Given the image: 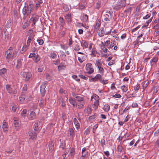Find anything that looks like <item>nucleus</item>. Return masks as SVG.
I'll return each instance as SVG.
<instances>
[{
    "label": "nucleus",
    "mask_w": 159,
    "mask_h": 159,
    "mask_svg": "<svg viewBox=\"0 0 159 159\" xmlns=\"http://www.w3.org/2000/svg\"><path fill=\"white\" fill-rule=\"evenodd\" d=\"M72 78L75 79L77 81L79 82L80 81V79L78 78L77 76L75 75H73L72 76Z\"/></svg>",
    "instance_id": "6e6d98bb"
},
{
    "label": "nucleus",
    "mask_w": 159,
    "mask_h": 159,
    "mask_svg": "<svg viewBox=\"0 0 159 159\" xmlns=\"http://www.w3.org/2000/svg\"><path fill=\"white\" fill-rule=\"evenodd\" d=\"M85 4L84 3L82 4L81 3L79 7V9L80 10H82L85 7Z\"/></svg>",
    "instance_id": "864d4df0"
},
{
    "label": "nucleus",
    "mask_w": 159,
    "mask_h": 159,
    "mask_svg": "<svg viewBox=\"0 0 159 159\" xmlns=\"http://www.w3.org/2000/svg\"><path fill=\"white\" fill-rule=\"evenodd\" d=\"M63 9L65 12H67L69 10V8L67 5H65L63 6Z\"/></svg>",
    "instance_id": "09e8293b"
},
{
    "label": "nucleus",
    "mask_w": 159,
    "mask_h": 159,
    "mask_svg": "<svg viewBox=\"0 0 159 159\" xmlns=\"http://www.w3.org/2000/svg\"><path fill=\"white\" fill-rule=\"evenodd\" d=\"M22 76L24 78L26 81H28L32 76L31 73L29 72H24L22 74Z\"/></svg>",
    "instance_id": "1a4fd4ad"
},
{
    "label": "nucleus",
    "mask_w": 159,
    "mask_h": 159,
    "mask_svg": "<svg viewBox=\"0 0 159 159\" xmlns=\"http://www.w3.org/2000/svg\"><path fill=\"white\" fill-rule=\"evenodd\" d=\"M158 57H156L152 58L150 61L151 65L152 66H154L156 64V63L157 61Z\"/></svg>",
    "instance_id": "f3484780"
},
{
    "label": "nucleus",
    "mask_w": 159,
    "mask_h": 159,
    "mask_svg": "<svg viewBox=\"0 0 159 159\" xmlns=\"http://www.w3.org/2000/svg\"><path fill=\"white\" fill-rule=\"evenodd\" d=\"M36 117V115L35 113L33 111H31L29 119L30 120H34Z\"/></svg>",
    "instance_id": "a211bd4d"
},
{
    "label": "nucleus",
    "mask_w": 159,
    "mask_h": 159,
    "mask_svg": "<svg viewBox=\"0 0 159 159\" xmlns=\"http://www.w3.org/2000/svg\"><path fill=\"white\" fill-rule=\"evenodd\" d=\"M153 16H152L148 20L146 21L145 24H146L148 26L149 23H150L152 20V18Z\"/></svg>",
    "instance_id": "774afa93"
},
{
    "label": "nucleus",
    "mask_w": 159,
    "mask_h": 159,
    "mask_svg": "<svg viewBox=\"0 0 159 159\" xmlns=\"http://www.w3.org/2000/svg\"><path fill=\"white\" fill-rule=\"evenodd\" d=\"M81 45L84 48H87L88 47V43L84 40H82V42H81Z\"/></svg>",
    "instance_id": "393cba45"
},
{
    "label": "nucleus",
    "mask_w": 159,
    "mask_h": 159,
    "mask_svg": "<svg viewBox=\"0 0 159 159\" xmlns=\"http://www.w3.org/2000/svg\"><path fill=\"white\" fill-rule=\"evenodd\" d=\"M29 46L28 45H24L23 46L22 48V50L21 51V53H23L25 52L28 49V47Z\"/></svg>",
    "instance_id": "58836bf2"
},
{
    "label": "nucleus",
    "mask_w": 159,
    "mask_h": 159,
    "mask_svg": "<svg viewBox=\"0 0 159 159\" xmlns=\"http://www.w3.org/2000/svg\"><path fill=\"white\" fill-rule=\"evenodd\" d=\"M85 69L87 71V73L89 75L92 74L94 72V70L93 68V65L90 63H88L86 64Z\"/></svg>",
    "instance_id": "20e7f679"
},
{
    "label": "nucleus",
    "mask_w": 159,
    "mask_h": 159,
    "mask_svg": "<svg viewBox=\"0 0 159 159\" xmlns=\"http://www.w3.org/2000/svg\"><path fill=\"white\" fill-rule=\"evenodd\" d=\"M17 63L16 65V67L18 68H20L21 66V61L19 60H17Z\"/></svg>",
    "instance_id": "0e129e2a"
},
{
    "label": "nucleus",
    "mask_w": 159,
    "mask_h": 159,
    "mask_svg": "<svg viewBox=\"0 0 159 159\" xmlns=\"http://www.w3.org/2000/svg\"><path fill=\"white\" fill-rule=\"evenodd\" d=\"M91 55L92 57L97 56L98 57L99 55V53L97 51L96 48H92Z\"/></svg>",
    "instance_id": "ddd939ff"
},
{
    "label": "nucleus",
    "mask_w": 159,
    "mask_h": 159,
    "mask_svg": "<svg viewBox=\"0 0 159 159\" xmlns=\"http://www.w3.org/2000/svg\"><path fill=\"white\" fill-rule=\"evenodd\" d=\"M34 36V35H31L29 36L28 37V39L27 41V45L29 46L30 44L31 41H32V39L33 38Z\"/></svg>",
    "instance_id": "f704fd0d"
},
{
    "label": "nucleus",
    "mask_w": 159,
    "mask_h": 159,
    "mask_svg": "<svg viewBox=\"0 0 159 159\" xmlns=\"http://www.w3.org/2000/svg\"><path fill=\"white\" fill-rule=\"evenodd\" d=\"M88 16L85 14L82 16V20L84 22H87L88 20Z\"/></svg>",
    "instance_id": "79ce46f5"
},
{
    "label": "nucleus",
    "mask_w": 159,
    "mask_h": 159,
    "mask_svg": "<svg viewBox=\"0 0 159 159\" xmlns=\"http://www.w3.org/2000/svg\"><path fill=\"white\" fill-rule=\"evenodd\" d=\"M73 122L75 125V127L77 129H79L80 127V123L76 118H74L73 120Z\"/></svg>",
    "instance_id": "aec40b11"
},
{
    "label": "nucleus",
    "mask_w": 159,
    "mask_h": 159,
    "mask_svg": "<svg viewBox=\"0 0 159 159\" xmlns=\"http://www.w3.org/2000/svg\"><path fill=\"white\" fill-rule=\"evenodd\" d=\"M40 60V57L37 54H35L33 58L34 61L35 62H37Z\"/></svg>",
    "instance_id": "c85d7f7f"
},
{
    "label": "nucleus",
    "mask_w": 159,
    "mask_h": 159,
    "mask_svg": "<svg viewBox=\"0 0 159 159\" xmlns=\"http://www.w3.org/2000/svg\"><path fill=\"white\" fill-rule=\"evenodd\" d=\"M70 136L71 137H74L75 136V131L73 128H70L69 129Z\"/></svg>",
    "instance_id": "5701e85b"
},
{
    "label": "nucleus",
    "mask_w": 159,
    "mask_h": 159,
    "mask_svg": "<svg viewBox=\"0 0 159 159\" xmlns=\"http://www.w3.org/2000/svg\"><path fill=\"white\" fill-rule=\"evenodd\" d=\"M66 66L63 64V63H61L60 65L58 66V69L59 70H64L66 68Z\"/></svg>",
    "instance_id": "a19ab883"
},
{
    "label": "nucleus",
    "mask_w": 159,
    "mask_h": 159,
    "mask_svg": "<svg viewBox=\"0 0 159 159\" xmlns=\"http://www.w3.org/2000/svg\"><path fill=\"white\" fill-rule=\"evenodd\" d=\"M80 47L78 44L75 45L73 48V50L76 52L80 50Z\"/></svg>",
    "instance_id": "4c0bfd02"
},
{
    "label": "nucleus",
    "mask_w": 159,
    "mask_h": 159,
    "mask_svg": "<svg viewBox=\"0 0 159 159\" xmlns=\"http://www.w3.org/2000/svg\"><path fill=\"white\" fill-rule=\"evenodd\" d=\"M151 14L150 13H147V14L143 17V19H147L149 18L151 16Z\"/></svg>",
    "instance_id": "603ef678"
},
{
    "label": "nucleus",
    "mask_w": 159,
    "mask_h": 159,
    "mask_svg": "<svg viewBox=\"0 0 159 159\" xmlns=\"http://www.w3.org/2000/svg\"><path fill=\"white\" fill-rule=\"evenodd\" d=\"M75 154V150L74 148H72L70 149V156L73 157Z\"/></svg>",
    "instance_id": "2f4dec72"
},
{
    "label": "nucleus",
    "mask_w": 159,
    "mask_h": 159,
    "mask_svg": "<svg viewBox=\"0 0 159 159\" xmlns=\"http://www.w3.org/2000/svg\"><path fill=\"white\" fill-rule=\"evenodd\" d=\"M72 95L75 98L76 100L78 102L85 101L84 98L82 96L78 95L77 94L73 93H72Z\"/></svg>",
    "instance_id": "6e6552de"
},
{
    "label": "nucleus",
    "mask_w": 159,
    "mask_h": 159,
    "mask_svg": "<svg viewBox=\"0 0 159 159\" xmlns=\"http://www.w3.org/2000/svg\"><path fill=\"white\" fill-rule=\"evenodd\" d=\"M102 75L100 74H97L94 77L89 80L90 82L98 81V80L100 82L102 81Z\"/></svg>",
    "instance_id": "0eeeda50"
},
{
    "label": "nucleus",
    "mask_w": 159,
    "mask_h": 159,
    "mask_svg": "<svg viewBox=\"0 0 159 159\" xmlns=\"http://www.w3.org/2000/svg\"><path fill=\"white\" fill-rule=\"evenodd\" d=\"M149 82L148 81H144L142 82V87L143 89H145L148 85Z\"/></svg>",
    "instance_id": "c9c22d12"
},
{
    "label": "nucleus",
    "mask_w": 159,
    "mask_h": 159,
    "mask_svg": "<svg viewBox=\"0 0 159 159\" xmlns=\"http://www.w3.org/2000/svg\"><path fill=\"white\" fill-rule=\"evenodd\" d=\"M71 15L70 14H66V16H65V18L68 22H70L71 21Z\"/></svg>",
    "instance_id": "7c9ffc66"
},
{
    "label": "nucleus",
    "mask_w": 159,
    "mask_h": 159,
    "mask_svg": "<svg viewBox=\"0 0 159 159\" xmlns=\"http://www.w3.org/2000/svg\"><path fill=\"white\" fill-rule=\"evenodd\" d=\"M39 18V17L38 15L36 14L32 15L30 21V23H32V26L35 25L36 23L38 21Z\"/></svg>",
    "instance_id": "423d86ee"
},
{
    "label": "nucleus",
    "mask_w": 159,
    "mask_h": 159,
    "mask_svg": "<svg viewBox=\"0 0 159 159\" xmlns=\"http://www.w3.org/2000/svg\"><path fill=\"white\" fill-rule=\"evenodd\" d=\"M81 157H86L88 156V151L86 150L85 148H84L82 150Z\"/></svg>",
    "instance_id": "2eb2a0df"
},
{
    "label": "nucleus",
    "mask_w": 159,
    "mask_h": 159,
    "mask_svg": "<svg viewBox=\"0 0 159 159\" xmlns=\"http://www.w3.org/2000/svg\"><path fill=\"white\" fill-rule=\"evenodd\" d=\"M47 84L46 83H43L40 86V93L42 97H43L45 94V89L46 86Z\"/></svg>",
    "instance_id": "9b49d317"
},
{
    "label": "nucleus",
    "mask_w": 159,
    "mask_h": 159,
    "mask_svg": "<svg viewBox=\"0 0 159 159\" xmlns=\"http://www.w3.org/2000/svg\"><path fill=\"white\" fill-rule=\"evenodd\" d=\"M99 46H100L101 49L104 52L106 53L107 52V49L105 47L106 46H104V45L103 44V42H101V44L99 45Z\"/></svg>",
    "instance_id": "4be33fe9"
},
{
    "label": "nucleus",
    "mask_w": 159,
    "mask_h": 159,
    "mask_svg": "<svg viewBox=\"0 0 159 159\" xmlns=\"http://www.w3.org/2000/svg\"><path fill=\"white\" fill-rule=\"evenodd\" d=\"M27 110L25 109H24L21 112V117L24 118L27 116Z\"/></svg>",
    "instance_id": "a878e982"
},
{
    "label": "nucleus",
    "mask_w": 159,
    "mask_h": 159,
    "mask_svg": "<svg viewBox=\"0 0 159 159\" xmlns=\"http://www.w3.org/2000/svg\"><path fill=\"white\" fill-rule=\"evenodd\" d=\"M2 128L4 132L7 131V124L5 120L2 122Z\"/></svg>",
    "instance_id": "412c9836"
},
{
    "label": "nucleus",
    "mask_w": 159,
    "mask_h": 159,
    "mask_svg": "<svg viewBox=\"0 0 159 159\" xmlns=\"http://www.w3.org/2000/svg\"><path fill=\"white\" fill-rule=\"evenodd\" d=\"M99 105V100H95L93 105V108L95 110L98 109Z\"/></svg>",
    "instance_id": "b1692460"
},
{
    "label": "nucleus",
    "mask_w": 159,
    "mask_h": 159,
    "mask_svg": "<svg viewBox=\"0 0 159 159\" xmlns=\"http://www.w3.org/2000/svg\"><path fill=\"white\" fill-rule=\"evenodd\" d=\"M25 99V97H23V96H20L19 97V100L21 103L23 102H24Z\"/></svg>",
    "instance_id": "052dcab7"
},
{
    "label": "nucleus",
    "mask_w": 159,
    "mask_h": 159,
    "mask_svg": "<svg viewBox=\"0 0 159 159\" xmlns=\"http://www.w3.org/2000/svg\"><path fill=\"white\" fill-rule=\"evenodd\" d=\"M73 42L72 41V36H71L69 39V43H68L69 45L70 46H71L73 43Z\"/></svg>",
    "instance_id": "338daca9"
},
{
    "label": "nucleus",
    "mask_w": 159,
    "mask_h": 159,
    "mask_svg": "<svg viewBox=\"0 0 159 159\" xmlns=\"http://www.w3.org/2000/svg\"><path fill=\"white\" fill-rule=\"evenodd\" d=\"M6 59L8 62L12 61V59L15 58L17 56V52L16 51H14L13 54L12 52L7 51L6 52Z\"/></svg>",
    "instance_id": "7ed1b4c3"
},
{
    "label": "nucleus",
    "mask_w": 159,
    "mask_h": 159,
    "mask_svg": "<svg viewBox=\"0 0 159 159\" xmlns=\"http://www.w3.org/2000/svg\"><path fill=\"white\" fill-rule=\"evenodd\" d=\"M112 14L111 13L110 14H106L104 15V20L105 21H110L111 19L112 16Z\"/></svg>",
    "instance_id": "4468645a"
},
{
    "label": "nucleus",
    "mask_w": 159,
    "mask_h": 159,
    "mask_svg": "<svg viewBox=\"0 0 159 159\" xmlns=\"http://www.w3.org/2000/svg\"><path fill=\"white\" fill-rule=\"evenodd\" d=\"M77 54H80L82 55L78 57V60L81 63H82L84 61L86 60L87 58V55L85 53L78 52H77Z\"/></svg>",
    "instance_id": "39448f33"
},
{
    "label": "nucleus",
    "mask_w": 159,
    "mask_h": 159,
    "mask_svg": "<svg viewBox=\"0 0 159 159\" xmlns=\"http://www.w3.org/2000/svg\"><path fill=\"white\" fill-rule=\"evenodd\" d=\"M110 108V106L109 105L107 104L105 105L103 108V109L104 111L106 112H108Z\"/></svg>",
    "instance_id": "ea45409f"
},
{
    "label": "nucleus",
    "mask_w": 159,
    "mask_h": 159,
    "mask_svg": "<svg viewBox=\"0 0 159 159\" xmlns=\"http://www.w3.org/2000/svg\"><path fill=\"white\" fill-rule=\"evenodd\" d=\"M69 101L70 103L71 104H73L74 103H75V100H73V99L71 97H70L69 98Z\"/></svg>",
    "instance_id": "e2e57ef3"
},
{
    "label": "nucleus",
    "mask_w": 159,
    "mask_h": 159,
    "mask_svg": "<svg viewBox=\"0 0 159 159\" xmlns=\"http://www.w3.org/2000/svg\"><path fill=\"white\" fill-rule=\"evenodd\" d=\"M59 20L60 22V25L61 26H63L65 24V22L63 17H60L59 18Z\"/></svg>",
    "instance_id": "37998d69"
},
{
    "label": "nucleus",
    "mask_w": 159,
    "mask_h": 159,
    "mask_svg": "<svg viewBox=\"0 0 159 159\" xmlns=\"http://www.w3.org/2000/svg\"><path fill=\"white\" fill-rule=\"evenodd\" d=\"M121 89L123 92H125L127 91L128 89V88L124 85L121 87Z\"/></svg>",
    "instance_id": "a18cd8bd"
},
{
    "label": "nucleus",
    "mask_w": 159,
    "mask_h": 159,
    "mask_svg": "<svg viewBox=\"0 0 159 159\" xmlns=\"http://www.w3.org/2000/svg\"><path fill=\"white\" fill-rule=\"evenodd\" d=\"M57 54L55 52H53L50 53V57L53 59H55L57 57Z\"/></svg>",
    "instance_id": "49530a36"
},
{
    "label": "nucleus",
    "mask_w": 159,
    "mask_h": 159,
    "mask_svg": "<svg viewBox=\"0 0 159 159\" xmlns=\"http://www.w3.org/2000/svg\"><path fill=\"white\" fill-rule=\"evenodd\" d=\"M19 123L18 120H14L13 124L15 127H16L18 126Z\"/></svg>",
    "instance_id": "8fccbe9b"
},
{
    "label": "nucleus",
    "mask_w": 159,
    "mask_h": 159,
    "mask_svg": "<svg viewBox=\"0 0 159 159\" xmlns=\"http://www.w3.org/2000/svg\"><path fill=\"white\" fill-rule=\"evenodd\" d=\"M37 41L38 43L40 45H42L43 43V41L42 39H38Z\"/></svg>",
    "instance_id": "680f3d73"
},
{
    "label": "nucleus",
    "mask_w": 159,
    "mask_h": 159,
    "mask_svg": "<svg viewBox=\"0 0 159 159\" xmlns=\"http://www.w3.org/2000/svg\"><path fill=\"white\" fill-rule=\"evenodd\" d=\"M98 69L99 73L101 74H103L104 72V70L102 66L98 67Z\"/></svg>",
    "instance_id": "c03bdc74"
},
{
    "label": "nucleus",
    "mask_w": 159,
    "mask_h": 159,
    "mask_svg": "<svg viewBox=\"0 0 159 159\" xmlns=\"http://www.w3.org/2000/svg\"><path fill=\"white\" fill-rule=\"evenodd\" d=\"M7 69L5 68H3L0 70V75L3 76L7 72Z\"/></svg>",
    "instance_id": "e433bc0d"
},
{
    "label": "nucleus",
    "mask_w": 159,
    "mask_h": 159,
    "mask_svg": "<svg viewBox=\"0 0 159 159\" xmlns=\"http://www.w3.org/2000/svg\"><path fill=\"white\" fill-rule=\"evenodd\" d=\"M123 148L121 145H118L117 147V150L118 152H120L122 151Z\"/></svg>",
    "instance_id": "5fc2aeb1"
},
{
    "label": "nucleus",
    "mask_w": 159,
    "mask_h": 159,
    "mask_svg": "<svg viewBox=\"0 0 159 159\" xmlns=\"http://www.w3.org/2000/svg\"><path fill=\"white\" fill-rule=\"evenodd\" d=\"M111 42L110 40H107L106 42H105V43H103V44L104 45V46L108 47L109 45L110 44Z\"/></svg>",
    "instance_id": "4d7b16f0"
},
{
    "label": "nucleus",
    "mask_w": 159,
    "mask_h": 159,
    "mask_svg": "<svg viewBox=\"0 0 159 159\" xmlns=\"http://www.w3.org/2000/svg\"><path fill=\"white\" fill-rule=\"evenodd\" d=\"M79 77L81 79L84 80H87L88 78L87 77L83 75H79Z\"/></svg>",
    "instance_id": "13d9d810"
},
{
    "label": "nucleus",
    "mask_w": 159,
    "mask_h": 159,
    "mask_svg": "<svg viewBox=\"0 0 159 159\" xmlns=\"http://www.w3.org/2000/svg\"><path fill=\"white\" fill-rule=\"evenodd\" d=\"M90 127L87 128L84 131V134H85L86 135L89 134L90 133Z\"/></svg>",
    "instance_id": "3c124183"
},
{
    "label": "nucleus",
    "mask_w": 159,
    "mask_h": 159,
    "mask_svg": "<svg viewBox=\"0 0 159 159\" xmlns=\"http://www.w3.org/2000/svg\"><path fill=\"white\" fill-rule=\"evenodd\" d=\"M105 34V33L103 30V28H101L98 33V35L100 37L103 36Z\"/></svg>",
    "instance_id": "c756f323"
},
{
    "label": "nucleus",
    "mask_w": 159,
    "mask_h": 159,
    "mask_svg": "<svg viewBox=\"0 0 159 159\" xmlns=\"http://www.w3.org/2000/svg\"><path fill=\"white\" fill-rule=\"evenodd\" d=\"M95 65L98 67L102 66V63L101 59H97L96 60Z\"/></svg>",
    "instance_id": "cd10ccee"
},
{
    "label": "nucleus",
    "mask_w": 159,
    "mask_h": 159,
    "mask_svg": "<svg viewBox=\"0 0 159 159\" xmlns=\"http://www.w3.org/2000/svg\"><path fill=\"white\" fill-rule=\"evenodd\" d=\"M96 117V115L94 114L93 115L90 116L89 118V121H91L93 119H94Z\"/></svg>",
    "instance_id": "de8ad7c7"
},
{
    "label": "nucleus",
    "mask_w": 159,
    "mask_h": 159,
    "mask_svg": "<svg viewBox=\"0 0 159 159\" xmlns=\"http://www.w3.org/2000/svg\"><path fill=\"white\" fill-rule=\"evenodd\" d=\"M80 103L77 105L79 109H81L83 107L84 105L85 102V101L80 102Z\"/></svg>",
    "instance_id": "72a5a7b5"
},
{
    "label": "nucleus",
    "mask_w": 159,
    "mask_h": 159,
    "mask_svg": "<svg viewBox=\"0 0 159 159\" xmlns=\"http://www.w3.org/2000/svg\"><path fill=\"white\" fill-rule=\"evenodd\" d=\"M46 102L45 98L42 97L40 99V102L39 103V105L41 107H43L46 104Z\"/></svg>",
    "instance_id": "6ab92c4d"
},
{
    "label": "nucleus",
    "mask_w": 159,
    "mask_h": 159,
    "mask_svg": "<svg viewBox=\"0 0 159 159\" xmlns=\"http://www.w3.org/2000/svg\"><path fill=\"white\" fill-rule=\"evenodd\" d=\"M32 4H30L29 5H25L22 10V13L24 15L23 19L25 20L27 16L30 14L31 11Z\"/></svg>",
    "instance_id": "f257e3e1"
},
{
    "label": "nucleus",
    "mask_w": 159,
    "mask_h": 159,
    "mask_svg": "<svg viewBox=\"0 0 159 159\" xmlns=\"http://www.w3.org/2000/svg\"><path fill=\"white\" fill-rule=\"evenodd\" d=\"M113 97L116 98H120L121 97V96L119 94L116 93L115 95H113Z\"/></svg>",
    "instance_id": "69168bd1"
},
{
    "label": "nucleus",
    "mask_w": 159,
    "mask_h": 159,
    "mask_svg": "<svg viewBox=\"0 0 159 159\" xmlns=\"http://www.w3.org/2000/svg\"><path fill=\"white\" fill-rule=\"evenodd\" d=\"M29 135L30 136L29 140L32 139L34 140L36 139L37 137V134L34 131H30L29 132Z\"/></svg>",
    "instance_id": "9d476101"
},
{
    "label": "nucleus",
    "mask_w": 159,
    "mask_h": 159,
    "mask_svg": "<svg viewBox=\"0 0 159 159\" xmlns=\"http://www.w3.org/2000/svg\"><path fill=\"white\" fill-rule=\"evenodd\" d=\"M54 142L53 141H51L49 144V149L50 152H52L54 149Z\"/></svg>",
    "instance_id": "dca6fc26"
},
{
    "label": "nucleus",
    "mask_w": 159,
    "mask_h": 159,
    "mask_svg": "<svg viewBox=\"0 0 159 159\" xmlns=\"http://www.w3.org/2000/svg\"><path fill=\"white\" fill-rule=\"evenodd\" d=\"M59 147L62 150H64V149L65 148V144H64L63 142H61Z\"/></svg>",
    "instance_id": "bf43d9fd"
},
{
    "label": "nucleus",
    "mask_w": 159,
    "mask_h": 159,
    "mask_svg": "<svg viewBox=\"0 0 159 159\" xmlns=\"http://www.w3.org/2000/svg\"><path fill=\"white\" fill-rule=\"evenodd\" d=\"M34 129L35 131H39V129L38 128V122H36L34 125Z\"/></svg>",
    "instance_id": "473e14b6"
},
{
    "label": "nucleus",
    "mask_w": 159,
    "mask_h": 159,
    "mask_svg": "<svg viewBox=\"0 0 159 159\" xmlns=\"http://www.w3.org/2000/svg\"><path fill=\"white\" fill-rule=\"evenodd\" d=\"M6 89L7 90L9 94L13 93L15 94L16 93L15 90H13L12 89L11 87V85L7 84L6 85Z\"/></svg>",
    "instance_id": "f8f14e48"
},
{
    "label": "nucleus",
    "mask_w": 159,
    "mask_h": 159,
    "mask_svg": "<svg viewBox=\"0 0 159 159\" xmlns=\"http://www.w3.org/2000/svg\"><path fill=\"white\" fill-rule=\"evenodd\" d=\"M126 1L125 0H118L116 1V4L113 9L116 11L120 10L122 8L125 7Z\"/></svg>",
    "instance_id": "f03ea898"
},
{
    "label": "nucleus",
    "mask_w": 159,
    "mask_h": 159,
    "mask_svg": "<svg viewBox=\"0 0 159 159\" xmlns=\"http://www.w3.org/2000/svg\"><path fill=\"white\" fill-rule=\"evenodd\" d=\"M131 8L130 7H128L126 8L125 11V13L126 16L129 15L131 14Z\"/></svg>",
    "instance_id": "bb28decb"
}]
</instances>
